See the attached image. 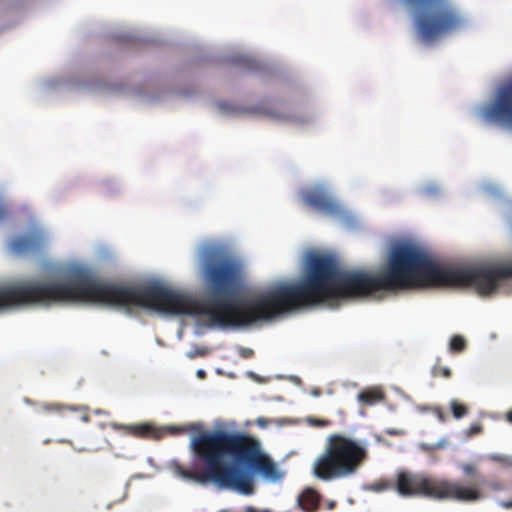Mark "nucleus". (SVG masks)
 Wrapping results in <instances>:
<instances>
[{
	"mask_svg": "<svg viewBox=\"0 0 512 512\" xmlns=\"http://www.w3.org/2000/svg\"><path fill=\"white\" fill-rule=\"evenodd\" d=\"M246 512H258V511H257V509H255L254 507H252V506H248V507L246 508Z\"/></svg>",
	"mask_w": 512,
	"mask_h": 512,
	"instance_id": "obj_29",
	"label": "nucleus"
},
{
	"mask_svg": "<svg viewBox=\"0 0 512 512\" xmlns=\"http://www.w3.org/2000/svg\"><path fill=\"white\" fill-rule=\"evenodd\" d=\"M203 278L206 295L197 301L159 284V311L170 314L203 315L211 326L244 327L267 322L295 310L342 298H365L378 291L412 287L473 288L480 296L493 294L502 280L512 278V264L491 267L451 268L436 264L420 247L411 243L393 246L385 271H342L329 254L308 258L302 278L279 282L268 290L239 303L243 288L241 265L213 248L204 250Z\"/></svg>",
	"mask_w": 512,
	"mask_h": 512,
	"instance_id": "obj_1",
	"label": "nucleus"
},
{
	"mask_svg": "<svg viewBox=\"0 0 512 512\" xmlns=\"http://www.w3.org/2000/svg\"><path fill=\"white\" fill-rule=\"evenodd\" d=\"M499 505L505 509H512V499L507 501H499Z\"/></svg>",
	"mask_w": 512,
	"mask_h": 512,
	"instance_id": "obj_26",
	"label": "nucleus"
},
{
	"mask_svg": "<svg viewBox=\"0 0 512 512\" xmlns=\"http://www.w3.org/2000/svg\"><path fill=\"white\" fill-rule=\"evenodd\" d=\"M506 419L512 423V409L506 414Z\"/></svg>",
	"mask_w": 512,
	"mask_h": 512,
	"instance_id": "obj_28",
	"label": "nucleus"
},
{
	"mask_svg": "<svg viewBox=\"0 0 512 512\" xmlns=\"http://www.w3.org/2000/svg\"><path fill=\"white\" fill-rule=\"evenodd\" d=\"M483 430V427L480 424H472L468 429V435L474 436L480 434Z\"/></svg>",
	"mask_w": 512,
	"mask_h": 512,
	"instance_id": "obj_22",
	"label": "nucleus"
},
{
	"mask_svg": "<svg viewBox=\"0 0 512 512\" xmlns=\"http://www.w3.org/2000/svg\"><path fill=\"white\" fill-rule=\"evenodd\" d=\"M396 487L402 496H424L436 500H453L463 503L478 502L484 498V494L476 484L427 477L408 471H400L397 474Z\"/></svg>",
	"mask_w": 512,
	"mask_h": 512,
	"instance_id": "obj_4",
	"label": "nucleus"
},
{
	"mask_svg": "<svg viewBox=\"0 0 512 512\" xmlns=\"http://www.w3.org/2000/svg\"><path fill=\"white\" fill-rule=\"evenodd\" d=\"M481 116L512 127V80L498 89L495 99L482 108Z\"/></svg>",
	"mask_w": 512,
	"mask_h": 512,
	"instance_id": "obj_7",
	"label": "nucleus"
},
{
	"mask_svg": "<svg viewBox=\"0 0 512 512\" xmlns=\"http://www.w3.org/2000/svg\"><path fill=\"white\" fill-rule=\"evenodd\" d=\"M384 393L378 388L366 389L358 394V400L364 405L371 406L383 401Z\"/></svg>",
	"mask_w": 512,
	"mask_h": 512,
	"instance_id": "obj_13",
	"label": "nucleus"
},
{
	"mask_svg": "<svg viewBox=\"0 0 512 512\" xmlns=\"http://www.w3.org/2000/svg\"><path fill=\"white\" fill-rule=\"evenodd\" d=\"M414 16V26L420 40L433 43L462 25L459 12L449 0H402Z\"/></svg>",
	"mask_w": 512,
	"mask_h": 512,
	"instance_id": "obj_5",
	"label": "nucleus"
},
{
	"mask_svg": "<svg viewBox=\"0 0 512 512\" xmlns=\"http://www.w3.org/2000/svg\"><path fill=\"white\" fill-rule=\"evenodd\" d=\"M367 459L365 445L343 434H332L313 464V474L323 481L347 478L356 474Z\"/></svg>",
	"mask_w": 512,
	"mask_h": 512,
	"instance_id": "obj_3",
	"label": "nucleus"
},
{
	"mask_svg": "<svg viewBox=\"0 0 512 512\" xmlns=\"http://www.w3.org/2000/svg\"><path fill=\"white\" fill-rule=\"evenodd\" d=\"M43 244V237L35 232L27 235L15 237L9 245L10 250L16 254H23L40 249Z\"/></svg>",
	"mask_w": 512,
	"mask_h": 512,
	"instance_id": "obj_9",
	"label": "nucleus"
},
{
	"mask_svg": "<svg viewBox=\"0 0 512 512\" xmlns=\"http://www.w3.org/2000/svg\"><path fill=\"white\" fill-rule=\"evenodd\" d=\"M451 411L453 416L457 419L464 417L468 413V408L456 400L451 401L450 403Z\"/></svg>",
	"mask_w": 512,
	"mask_h": 512,
	"instance_id": "obj_16",
	"label": "nucleus"
},
{
	"mask_svg": "<svg viewBox=\"0 0 512 512\" xmlns=\"http://www.w3.org/2000/svg\"><path fill=\"white\" fill-rule=\"evenodd\" d=\"M208 352H209V349H208V348H206V347H201V348H197V349L195 350V352L190 353V354H189V356H190L191 358H193V357H195V356H205V355H207V354H208Z\"/></svg>",
	"mask_w": 512,
	"mask_h": 512,
	"instance_id": "obj_24",
	"label": "nucleus"
},
{
	"mask_svg": "<svg viewBox=\"0 0 512 512\" xmlns=\"http://www.w3.org/2000/svg\"><path fill=\"white\" fill-rule=\"evenodd\" d=\"M111 427L114 430H123L127 434L140 438L152 437L155 439H159L162 437V432H160L154 426L149 424L122 425L118 423H111Z\"/></svg>",
	"mask_w": 512,
	"mask_h": 512,
	"instance_id": "obj_10",
	"label": "nucleus"
},
{
	"mask_svg": "<svg viewBox=\"0 0 512 512\" xmlns=\"http://www.w3.org/2000/svg\"><path fill=\"white\" fill-rule=\"evenodd\" d=\"M487 486L493 492H498L504 489L503 485L498 481H491L487 484Z\"/></svg>",
	"mask_w": 512,
	"mask_h": 512,
	"instance_id": "obj_23",
	"label": "nucleus"
},
{
	"mask_svg": "<svg viewBox=\"0 0 512 512\" xmlns=\"http://www.w3.org/2000/svg\"><path fill=\"white\" fill-rule=\"evenodd\" d=\"M217 107H218L219 111L223 114L236 115V114H240L242 112V109L240 107L233 105L232 103L227 102V101H219L217 103Z\"/></svg>",
	"mask_w": 512,
	"mask_h": 512,
	"instance_id": "obj_15",
	"label": "nucleus"
},
{
	"mask_svg": "<svg viewBox=\"0 0 512 512\" xmlns=\"http://www.w3.org/2000/svg\"><path fill=\"white\" fill-rule=\"evenodd\" d=\"M451 370L448 367H443L441 365H435L432 368V375L433 377H444L449 378L451 376Z\"/></svg>",
	"mask_w": 512,
	"mask_h": 512,
	"instance_id": "obj_17",
	"label": "nucleus"
},
{
	"mask_svg": "<svg viewBox=\"0 0 512 512\" xmlns=\"http://www.w3.org/2000/svg\"><path fill=\"white\" fill-rule=\"evenodd\" d=\"M467 342L461 335H454L449 344V349L453 353H460L466 349Z\"/></svg>",
	"mask_w": 512,
	"mask_h": 512,
	"instance_id": "obj_14",
	"label": "nucleus"
},
{
	"mask_svg": "<svg viewBox=\"0 0 512 512\" xmlns=\"http://www.w3.org/2000/svg\"><path fill=\"white\" fill-rule=\"evenodd\" d=\"M42 410L48 413H56L58 415L63 416L66 412H78L80 414V419L87 423L90 421V416L88 413V408L85 406H77V405H68L58 402L52 403H44L42 405Z\"/></svg>",
	"mask_w": 512,
	"mask_h": 512,
	"instance_id": "obj_11",
	"label": "nucleus"
},
{
	"mask_svg": "<svg viewBox=\"0 0 512 512\" xmlns=\"http://www.w3.org/2000/svg\"><path fill=\"white\" fill-rule=\"evenodd\" d=\"M244 62H245V65L249 68V69H256L258 67V64L256 61L252 60V59H247L245 58L244 59Z\"/></svg>",
	"mask_w": 512,
	"mask_h": 512,
	"instance_id": "obj_25",
	"label": "nucleus"
},
{
	"mask_svg": "<svg viewBox=\"0 0 512 512\" xmlns=\"http://www.w3.org/2000/svg\"><path fill=\"white\" fill-rule=\"evenodd\" d=\"M9 215V209L7 204L2 198H0V222L5 220Z\"/></svg>",
	"mask_w": 512,
	"mask_h": 512,
	"instance_id": "obj_21",
	"label": "nucleus"
},
{
	"mask_svg": "<svg viewBox=\"0 0 512 512\" xmlns=\"http://www.w3.org/2000/svg\"><path fill=\"white\" fill-rule=\"evenodd\" d=\"M190 446L205 469L192 471L177 465L175 471L184 479L202 484L213 482L220 488L252 495L255 490L253 474L240 465L266 477H279L276 464L261 451L259 441L250 435L223 430L204 432L195 436Z\"/></svg>",
	"mask_w": 512,
	"mask_h": 512,
	"instance_id": "obj_2",
	"label": "nucleus"
},
{
	"mask_svg": "<svg viewBox=\"0 0 512 512\" xmlns=\"http://www.w3.org/2000/svg\"><path fill=\"white\" fill-rule=\"evenodd\" d=\"M298 506L305 512H315L319 509L320 495L312 488H306L297 499Z\"/></svg>",
	"mask_w": 512,
	"mask_h": 512,
	"instance_id": "obj_12",
	"label": "nucleus"
},
{
	"mask_svg": "<svg viewBox=\"0 0 512 512\" xmlns=\"http://www.w3.org/2000/svg\"><path fill=\"white\" fill-rule=\"evenodd\" d=\"M238 355L244 359H249L254 356V350L248 347L240 346L237 349Z\"/></svg>",
	"mask_w": 512,
	"mask_h": 512,
	"instance_id": "obj_19",
	"label": "nucleus"
},
{
	"mask_svg": "<svg viewBox=\"0 0 512 512\" xmlns=\"http://www.w3.org/2000/svg\"><path fill=\"white\" fill-rule=\"evenodd\" d=\"M302 199L306 205L328 215H338L341 212L339 204L323 187H315L303 192Z\"/></svg>",
	"mask_w": 512,
	"mask_h": 512,
	"instance_id": "obj_8",
	"label": "nucleus"
},
{
	"mask_svg": "<svg viewBox=\"0 0 512 512\" xmlns=\"http://www.w3.org/2000/svg\"><path fill=\"white\" fill-rule=\"evenodd\" d=\"M198 429L199 427L196 424H191L189 427L169 426L167 428V430L173 435L181 434L188 431H196Z\"/></svg>",
	"mask_w": 512,
	"mask_h": 512,
	"instance_id": "obj_18",
	"label": "nucleus"
},
{
	"mask_svg": "<svg viewBox=\"0 0 512 512\" xmlns=\"http://www.w3.org/2000/svg\"><path fill=\"white\" fill-rule=\"evenodd\" d=\"M64 302V281L21 279L0 286V311Z\"/></svg>",
	"mask_w": 512,
	"mask_h": 512,
	"instance_id": "obj_6",
	"label": "nucleus"
},
{
	"mask_svg": "<svg viewBox=\"0 0 512 512\" xmlns=\"http://www.w3.org/2000/svg\"><path fill=\"white\" fill-rule=\"evenodd\" d=\"M329 507H330V508H333V507H334V503H330V504H329Z\"/></svg>",
	"mask_w": 512,
	"mask_h": 512,
	"instance_id": "obj_30",
	"label": "nucleus"
},
{
	"mask_svg": "<svg viewBox=\"0 0 512 512\" xmlns=\"http://www.w3.org/2000/svg\"><path fill=\"white\" fill-rule=\"evenodd\" d=\"M437 415H438V418H439L440 421H442V422L445 421L444 414H443V412L440 409L437 410Z\"/></svg>",
	"mask_w": 512,
	"mask_h": 512,
	"instance_id": "obj_27",
	"label": "nucleus"
},
{
	"mask_svg": "<svg viewBox=\"0 0 512 512\" xmlns=\"http://www.w3.org/2000/svg\"><path fill=\"white\" fill-rule=\"evenodd\" d=\"M461 470L465 475L475 476L477 467L474 464L466 463L461 466Z\"/></svg>",
	"mask_w": 512,
	"mask_h": 512,
	"instance_id": "obj_20",
	"label": "nucleus"
}]
</instances>
